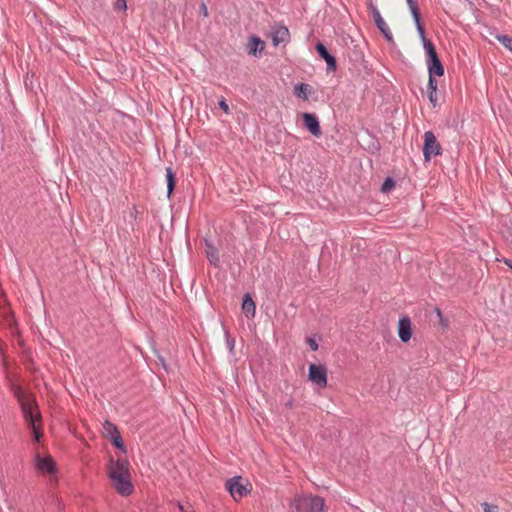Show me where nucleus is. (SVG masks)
Segmentation results:
<instances>
[{"mask_svg":"<svg viewBox=\"0 0 512 512\" xmlns=\"http://www.w3.org/2000/svg\"><path fill=\"white\" fill-rule=\"evenodd\" d=\"M292 507L296 512H325V500L317 495L297 496Z\"/></svg>","mask_w":512,"mask_h":512,"instance_id":"1","label":"nucleus"},{"mask_svg":"<svg viewBox=\"0 0 512 512\" xmlns=\"http://www.w3.org/2000/svg\"><path fill=\"white\" fill-rule=\"evenodd\" d=\"M11 391L20 404L24 419H29L31 421V412L38 410L34 397L30 394H26L23 388L18 385L13 384L11 386Z\"/></svg>","mask_w":512,"mask_h":512,"instance_id":"2","label":"nucleus"},{"mask_svg":"<svg viewBox=\"0 0 512 512\" xmlns=\"http://www.w3.org/2000/svg\"><path fill=\"white\" fill-rule=\"evenodd\" d=\"M108 477L111 479L112 485L119 495L127 497L134 492V485L131 481L130 472L124 474H111V476Z\"/></svg>","mask_w":512,"mask_h":512,"instance_id":"3","label":"nucleus"},{"mask_svg":"<svg viewBox=\"0 0 512 512\" xmlns=\"http://www.w3.org/2000/svg\"><path fill=\"white\" fill-rule=\"evenodd\" d=\"M423 156L426 162L442 154V147L432 131L424 133Z\"/></svg>","mask_w":512,"mask_h":512,"instance_id":"4","label":"nucleus"},{"mask_svg":"<svg viewBox=\"0 0 512 512\" xmlns=\"http://www.w3.org/2000/svg\"><path fill=\"white\" fill-rule=\"evenodd\" d=\"M308 379L320 388L327 386V368L322 364H310Z\"/></svg>","mask_w":512,"mask_h":512,"instance_id":"5","label":"nucleus"},{"mask_svg":"<svg viewBox=\"0 0 512 512\" xmlns=\"http://www.w3.org/2000/svg\"><path fill=\"white\" fill-rule=\"evenodd\" d=\"M241 480V476H234L228 479L225 484L226 489L235 500L241 499L250 492L247 485L242 484Z\"/></svg>","mask_w":512,"mask_h":512,"instance_id":"6","label":"nucleus"},{"mask_svg":"<svg viewBox=\"0 0 512 512\" xmlns=\"http://www.w3.org/2000/svg\"><path fill=\"white\" fill-rule=\"evenodd\" d=\"M103 428H104L105 432L107 433V436L109 437L111 443L116 448L121 450L123 453H126L127 449H126V446L124 445L122 436H121L117 426L109 421H106L103 424Z\"/></svg>","mask_w":512,"mask_h":512,"instance_id":"7","label":"nucleus"},{"mask_svg":"<svg viewBox=\"0 0 512 512\" xmlns=\"http://www.w3.org/2000/svg\"><path fill=\"white\" fill-rule=\"evenodd\" d=\"M302 119L303 125L313 136L320 137L322 135L319 119L314 113L305 112L302 114Z\"/></svg>","mask_w":512,"mask_h":512,"instance_id":"8","label":"nucleus"},{"mask_svg":"<svg viewBox=\"0 0 512 512\" xmlns=\"http://www.w3.org/2000/svg\"><path fill=\"white\" fill-rule=\"evenodd\" d=\"M35 467L44 474H54L57 471L56 463L51 456L37 455L35 457Z\"/></svg>","mask_w":512,"mask_h":512,"instance_id":"9","label":"nucleus"},{"mask_svg":"<svg viewBox=\"0 0 512 512\" xmlns=\"http://www.w3.org/2000/svg\"><path fill=\"white\" fill-rule=\"evenodd\" d=\"M315 50L319 57L322 58L327 64L328 72H335L337 70V61L335 56L329 53L327 47L322 42H317Z\"/></svg>","mask_w":512,"mask_h":512,"instance_id":"10","label":"nucleus"},{"mask_svg":"<svg viewBox=\"0 0 512 512\" xmlns=\"http://www.w3.org/2000/svg\"><path fill=\"white\" fill-rule=\"evenodd\" d=\"M130 463L126 458H119L117 460L110 459L108 463V476H111V474H119V473H128Z\"/></svg>","mask_w":512,"mask_h":512,"instance_id":"11","label":"nucleus"},{"mask_svg":"<svg viewBox=\"0 0 512 512\" xmlns=\"http://www.w3.org/2000/svg\"><path fill=\"white\" fill-rule=\"evenodd\" d=\"M426 64L428 69V76L441 77L444 75L445 69L438 54L426 59Z\"/></svg>","mask_w":512,"mask_h":512,"instance_id":"12","label":"nucleus"},{"mask_svg":"<svg viewBox=\"0 0 512 512\" xmlns=\"http://www.w3.org/2000/svg\"><path fill=\"white\" fill-rule=\"evenodd\" d=\"M398 336L402 342H408L412 337L411 320L408 316L399 319Z\"/></svg>","mask_w":512,"mask_h":512,"instance_id":"13","label":"nucleus"},{"mask_svg":"<svg viewBox=\"0 0 512 512\" xmlns=\"http://www.w3.org/2000/svg\"><path fill=\"white\" fill-rule=\"evenodd\" d=\"M205 255L207 260L211 265H213L216 268L220 267V258H219V252L218 249L214 246V244L209 241L205 240Z\"/></svg>","mask_w":512,"mask_h":512,"instance_id":"14","label":"nucleus"},{"mask_svg":"<svg viewBox=\"0 0 512 512\" xmlns=\"http://www.w3.org/2000/svg\"><path fill=\"white\" fill-rule=\"evenodd\" d=\"M41 416L38 410L31 412V422L29 419H24L27 426L32 430L33 440L36 442L40 441L42 437V432L39 427L36 426V422L40 420Z\"/></svg>","mask_w":512,"mask_h":512,"instance_id":"15","label":"nucleus"},{"mask_svg":"<svg viewBox=\"0 0 512 512\" xmlns=\"http://www.w3.org/2000/svg\"><path fill=\"white\" fill-rule=\"evenodd\" d=\"M290 39V33L286 26L280 25L276 27L272 32V42L275 46L280 43L288 42Z\"/></svg>","mask_w":512,"mask_h":512,"instance_id":"16","label":"nucleus"},{"mask_svg":"<svg viewBox=\"0 0 512 512\" xmlns=\"http://www.w3.org/2000/svg\"><path fill=\"white\" fill-rule=\"evenodd\" d=\"M242 311L247 318L255 317L256 304L249 293H246L243 296Z\"/></svg>","mask_w":512,"mask_h":512,"instance_id":"17","label":"nucleus"},{"mask_svg":"<svg viewBox=\"0 0 512 512\" xmlns=\"http://www.w3.org/2000/svg\"><path fill=\"white\" fill-rule=\"evenodd\" d=\"M265 42L262 41L258 36H251L247 44L248 54L256 56L264 50Z\"/></svg>","mask_w":512,"mask_h":512,"instance_id":"18","label":"nucleus"},{"mask_svg":"<svg viewBox=\"0 0 512 512\" xmlns=\"http://www.w3.org/2000/svg\"><path fill=\"white\" fill-rule=\"evenodd\" d=\"M368 9H369V11L374 19L375 25L379 29V31L388 28V25L386 24L385 20L381 16L378 8L372 2H370L368 4Z\"/></svg>","mask_w":512,"mask_h":512,"instance_id":"19","label":"nucleus"},{"mask_svg":"<svg viewBox=\"0 0 512 512\" xmlns=\"http://www.w3.org/2000/svg\"><path fill=\"white\" fill-rule=\"evenodd\" d=\"M314 90L311 85L307 83H299L294 88V94L302 100H308L309 94L313 93Z\"/></svg>","mask_w":512,"mask_h":512,"instance_id":"20","label":"nucleus"},{"mask_svg":"<svg viewBox=\"0 0 512 512\" xmlns=\"http://www.w3.org/2000/svg\"><path fill=\"white\" fill-rule=\"evenodd\" d=\"M411 15H412V18L415 22V25H416V28H417V32H418V35L422 40H426V35H425V29H424V25L422 24V21H421V14H420V10L419 9H414L412 12H411Z\"/></svg>","mask_w":512,"mask_h":512,"instance_id":"21","label":"nucleus"},{"mask_svg":"<svg viewBox=\"0 0 512 512\" xmlns=\"http://www.w3.org/2000/svg\"><path fill=\"white\" fill-rule=\"evenodd\" d=\"M167 196L170 197L176 187V175L172 167L166 168Z\"/></svg>","mask_w":512,"mask_h":512,"instance_id":"22","label":"nucleus"},{"mask_svg":"<svg viewBox=\"0 0 512 512\" xmlns=\"http://www.w3.org/2000/svg\"><path fill=\"white\" fill-rule=\"evenodd\" d=\"M422 44L426 53V59L437 55L436 48L430 39L427 38L426 40H422Z\"/></svg>","mask_w":512,"mask_h":512,"instance_id":"23","label":"nucleus"},{"mask_svg":"<svg viewBox=\"0 0 512 512\" xmlns=\"http://www.w3.org/2000/svg\"><path fill=\"white\" fill-rule=\"evenodd\" d=\"M497 40L509 51L512 52V37L506 34L498 35Z\"/></svg>","mask_w":512,"mask_h":512,"instance_id":"24","label":"nucleus"},{"mask_svg":"<svg viewBox=\"0 0 512 512\" xmlns=\"http://www.w3.org/2000/svg\"><path fill=\"white\" fill-rule=\"evenodd\" d=\"M396 185V182L393 178L391 177H387L384 182L382 183V186H381V191L383 193H387L389 191H391Z\"/></svg>","mask_w":512,"mask_h":512,"instance_id":"25","label":"nucleus"},{"mask_svg":"<svg viewBox=\"0 0 512 512\" xmlns=\"http://www.w3.org/2000/svg\"><path fill=\"white\" fill-rule=\"evenodd\" d=\"M438 83L434 76H428L427 92H437Z\"/></svg>","mask_w":512,"mask_h":512,"instance_id":"26","label":"nucleus"},{"mask_svg":"<svg viewBox=\"0 0 512 512\" xmlns=\"http://www.w3.org/2000/svg\"><path fill=\"white\" fill-rule=\"evenodd\" d=\"M226 346L230 353H234L235 340L228 331H225Z\"/></svg>","mask_w":512,"mask_h":512,"instance_id":"27","label":"nucleus"},{"mask_svg":"<svg viewBox=\"0 0 512 512\" xmlns=\"http://www.w3.org/2000/svg\"><path fill=\"white\" fill-rule=\"evenodd\" d=\"M380 32L383 34V36L387 40V42H389L391 44H394L393 34H392V32H391L389 27L386 28V29L381 30Z\"/></svg>","mask_w":512,"mask_h":512,"instance_id":"28","label":"nucleus"},{"mask_svg":"<svg viewBox=\"0 0 512 512\" xmlns=\"http://www.w3.org/2000/svg\"><path fill=\"white\" fill-rule=\"evenodd\" d=\"M306 343L309 345L312 351H317L319 349V344L314 337H308L306 339Z\"/></svg>","mask_w":512,"mask_h":512,"instance_id":"29","label":"nucleus"},{"mask_svg":"<svg viewBox=\"0 0 512 512\" xmlns=\"http://www.w3.org/2000/svg\"><path fill=\"white\" fill-rule=\"evenodd\" d=\"M482 508L484 512H498V506L494 504H489L487 502L482 503Z\"/></svg>","mask_w":512,"mask_h":512,"instance_id":"30","label":"nucleus"},{"mask_svg":"<svg viewBox=\"0 0 512 512\" xmlns=\"http://www.w3.org/2000/svg\"><path fill=\"white\" fill-rule=\"evenodd\" d=\"M427 96H428V99L431 103V105L433 107H436L437 106V102H438V99H437V92H427Z\"/></svg>","mask_w":512,"mask_h":512,"instance_id":"31","label":"nucleus"},{"mask_svg":"<svg viewBox=\"0 0 512 512\" xmlns=\"http://www.w3.org/2000/svg\"><path fill=\"white\" fill-rule=\"evenodd\" d=\"M128 215H129V218L133 221L136 220L137 218V215H138V211H137V208L136 206H132L129 211H128Z\"/></svg>","mask_w":512,"mask_h":512,"instance_id":"32","label":"nucleus"},{"mask_svg":"<svg viewBox=\"0 0 512 512\" xmlns=\"http://www.w3.org/2000/svg\"><path fill=\"white\" fill-rule=\"evenodd\" d=\"M115 9L126 10L127 9L126 0H117L115 3Z\"/></svg>","mask_w":512,"mask_h":512,"instance_id":"33","label":"nucleus"},{"mask_svg":"<svg viewBox=\"0 0 512 512\" xmlns=\"http://www.w3.org/2000/svg\"><path fill=\"white\" fill-rule=\"evenodd\" d=\"M218 104H219V107H220V108H221L225 113H229V106H228V104H227V102H226L225 98H223V97H222V98L219 100V103H218Z\"/></svg>","mask_w":512,"mask_h":512,"instance_id":"34","label":"nucleus"},{"mask_svg":"<svg viewBox=\"0 0 512 512\" xmlns=\"http://www.w3.org/2000/svg\"><path fill=\"white\" fill-rule=\"evenodd\" d=\"M199 8H200V14L202 16H204V17H208L209 16L207 5L204 2H202L200 4Z\"/></svg>","mask_w":512,"mask_h":512,"instance_id":"35","label":"nucleus"},{"mask_svg":"<svg viewBox=\"0 0 512 512\" xmlns=\"http://www.w3.org/2000/svg\"><path fill=\"white\" fill-rule=\"evenodd\" d=\"M406 2L408 4V6H409L410 12H412L414 9H416V10L419 9L416 0H406Z\"/></svg>","mask_w":512,"mask_h":512,"instance_id":"36","label":"nucleus"},{"mask_svg":"<svg viewBox=\"0 0 512 512\" xmlns=\"http://www.w3.org/2000/svg\"><path fill=\"white\" fill-rule=\"evenodd\" d=\"M498 261H500L499 259H497ZM504 264H506L512 271V259H508V258H503L501 260Z\"/></svg>","mask_w":512,"mask_h":512,"instance_id":"37","label":"nucleus"},{"mask_svg":"<svg viewBox=\"0 0 512 512\" xmlns=\"http://www.w3.org/2000/svg\"><path fill=\"white\" fill-rule=\"evenodd\" d=\"M436 312H437V314H438V315L440 316V318H441V323L444 325V322H443V318H442V314H441L440 309H439V308H437V309H436Z\"/></svg>","mask_w":512,"mask_h":512,"instance_id":"38","label":"nucleus"},{"mask_svg":"<svg viewBox=\"0 0 512 512\" xmlns=\"http://www.w3.org/2000/svg\"><path fill=\"white\" fill-rule=\"evenodd\" d=\"M285 406L291 408L293 406V401L292 400L287 401L285 403Z\"/></svg>","mask_w":512,"mask_h":512,"instance_id":"39","label":"nucleus"}]
</instances>
